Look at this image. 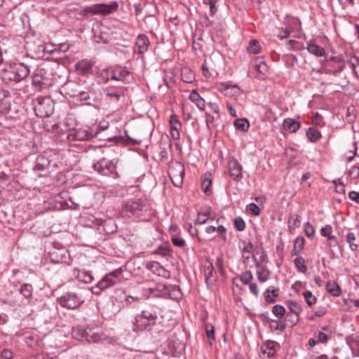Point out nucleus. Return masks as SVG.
I'll use <instances>...</instances> for the list:
<instances>
[{"label":"nucleus","instance_id":"45","mask_svg":"<svg viewBox=\"0 0 359 359\" xmlns=\"http://www.w3.org/2000/svg\"><path fill=\"white\" fill-rule=\"evenodd\" d=\"M246 210L249 213L254 216H258L261 212L260 208L254 203H250L247 205Z\"/></svg>","mask_w":359,"mask_h":359},{"label":"nucleus","instance_id":"47","mask_svg":"<svg viewBox=\"0 0 359 359\" xmlns=\"http://www.w3.org/2000/svg\"><path fill=\"white\" fill-rule=\"evenodd\" d=\"M304 230L306 236L312 239L315 234V229L310 222H307L304 224Z\"/></svg>","mask_w":359,"mask_h":359},{"label":"nucleus","instance_id":"9","mask_svg":"<svg viewBox=\"0 0 359 359\" xmlns=\"http://www.w3.org/2000/svg\"><path fill=\"white\" fill-rule=\"evenodd\" d=\"M93 167L95 170L104 176L113 175L116 172V162L105 158L96 161Z\"/></svg>","mask_w":359,"mask_h":359},{"label":"nucleus","instance_id":"4","mask_svg":"<svg viewBox=\"0 0 359 359\" xmlns=\"http://www.w3.org/2000/svg\"><path fill=\"white\" fill-rule=\"evenodd\" d=\"M35 114L40 118L50 116L54 111L53 101L50 97H39L33 101Z\"/></svg>","mask_w":359,"mask_h":359},{"label":"nucleus","instance_id":"31","mask_svg":"<svg viewBox=\"0 0 359 359\" xmlns=\"http://www.w3.org/2000/svg\"><path fill=\"white\" fill-rule=\"evenodd\" d=\"M306 136L309 138V141L311 142H317L322 137L320 132L313 128H309L306 130Z\"/></svg>","mask_w":359,"mask_h":359},{"label":"nucleus","instance_id":"37","mask_svg":"<svg viewBox=\"0 0 359 359\" xmlns=\"http://www.w3.org/2000/svg\"><path fill=\"white\" fill-rule=\"evenodd\" d=\"M181 127L182 123L178 120L177 116L175 114L171 115L170 118V130H180Z\"/></svg>","mask_w":359,"mask_h":359},{"label":"nucleus","instance_id":"18","mask_svg":"<svg viewBox=\"0 0 359 359\" xmlns=\"http://www.w3.org/2000/svg\"><path fill=\"white\" fill-rule=\"evenodd\" d=\"M256 71V78L259 80H264L269 73V67L265 62L262 60H257L255 65Z\"/></svg>","mask_w":359,"mask_h":359},{"label":"nucleus","instance_id":"19","mask_svg":"<svg viewBox=\"0 0 359 359\" xmlns=\"http://www.w3.org/2000/svg\"><path fill=\"white\" fill-rule=\"evenodd\" d=\"M93 62L87 60L79 61L75 65L76 70L81 75H86L91 72L93 67Z\"/></svg>","mask_w":359,"mask_h":359},{"label":"nucleus","instance_id":"36","mask_svg":"<svg viewBox=\"0 0 359 359\" xmlns=\"http://www.w3.org/2000/svg\"><path fill=\"white\" fill-rule=\"evenodd\" d=\"M356 238L355 233L353 232H348L346 236V241L349 245V248L352 251H356L358 249V245L355 243Z\"/></svg>","mask_w":359,"mask_h":359},{"label":"nucleus","instance_id":"61","mask_svg":"<svg viewBox=\"0 0 359 359\" xmlns=\"http://www.w3.org/2000/svg\"><path fill=\"white\" fill-rule=\"evenodd\" d=\"M219 86L221 87V89L224 90H226L229 89L230 88H236V89L239 90L238 85H236V84L231 85L229 82H222V83H220Z\"/></svg>","mask_w":359,"mask_h":359},{"label":"nucleus","instance_id":"23","mask_svg":"<svg viewBox=\"0 0 359 359\" xmlns=\"http://www.w3.org/2000/svg\"><path fill=\"white\" fill-rule=\"evenodd\" d=\"M287 305L290 312L296 315V318L294 320H293V325H294L299 321V315L302 311V307L299 304L293 300L287 301Z\"/></svg>","mask_w":359,"mask_h":359},{"label":"nucleus","instance_id":"39","mask_svg":"<svg viewBox=\"0 0 359 359\" xmlns=\"http://www.w3.org/2000/svg\"><path fill=\"white\" fill-rule=\"evenodd\" d=\"M113 69L112 67L103 69L100 73V76L104 83H107L109 81H114L112 77Z\"/></svg>","mask_w":359,"mask_h":359},{"label":"nucleus","instance_id":"64","mask_svg":"<svg viewBox=\"0 0 359 359\" xmlns=\"http://www.w3.org/2000/svg\"><path fill=\"white\" fill-rule=\"evenodd\" d=\"M349 198L354 201H356L359 203V192L351 191L348 194Z\"/></svg>","mask_w":359,"mask_h":359},{"label":"nucleus","instance_id":"26","mask_svg":"<svg viewBox=\"0 0 359 359\" xmlns=\"http://www.w3.org/2000/svg\"><path fill=\"white\" fill-rule=\"evenodd\" d=\"M151 325H153L152 322L145 320L141 316H137L135 318V327L134 328V331L139 332L146 330L148 327H150Z\"/></svg>","mask_w":359,"mask_h":359},{"label":"nucleus","instance_id":"50","mask_svg":"<svg viewBox=\"0 0 359 359\" xmlns=\"http://www.w3.org/2000/svg\"><path fill=\"white\" fill-rule=\"evenodd\" d=\"M234 226L238 231H243L246 225L245 221L241 217H238L234 219Z\"/></svg>","mask_w":359,"mask_h":359},{"label":"nucleus","instance_id":"2","mask_svg":"<svg viewBox=\"0 0 359 359\" xmlns=\"http://www.w3.org/2000/svg\"><path fill=\"white\" fill-rule=\"evenodd\" d=\"M142 292H144V294H154V296H161L174 300H179L182 297V293L177 286L163 283H158L155 287H144Z\"/></svg>","mask_w":359,"mask_h":359},{"label":"nucleus","instance_id":"49","mask_svg":"<svg viewBox=\"0 0 359 359\" xmlns=\"http://www.w3.org/2000/svg\"><path fill=\"white\" fill-rule=\"evenodd\" d=\"M243 243L245 244V245L243 248V255L246 259H248L252 252L253 245L251 242H248V243L243 242Z\"/></svg>","mask_w":359,"mask_h":359},{"label":"nucleus","instance_id":"20","mask_svg":"<svg viewBox=\"0 0 359 359\" xmlns=\"http://www.w3.org/2000/svg\"><path fill=\"white\" fill-rule=\"evenodd\" d=\"M74 274L80 282L90 283L93 280L91 272L88 271L74 269Z\"/></svg>","mask_w":359,"mask_h":359},{"label":"nucleus","instance_id":"38","mask_svg":"<svg viewBox=\"0 0 359 359\" xmlns=\"http://www.w3.org/2000/svg\"><path fill=\"white\" fill-rule=\"evenodd\" d=\"M235 127L241 130V131H247L249 128L250 124L247 119H237L234 122Z\"/></svg>","mask_w":359,"mask_h":359},{"label":"nucleus","instance_id":"41","mask_svg":"<svg viewBox=\"0 0 359 359\" xmlns=\"http://www.w3.org/2000/svg\"><path fill=\"white\" fill-rule=\"evenodd\" d=\"M252 278L253 276L250 271H245L240 275V280L244 285L250 284Z\"/></svg>","mask_w":359,"mask_h":359},{"label":"nucleus","instance_id":"34","mask_svg":"<svg viewBox=\"0 0 359 359\" xmlns=\"http://www.w3.org/2000/svg\"><path fill=\"white\" fill-rule=\"evenodd\" d=\"M300 217L298 215H291L288 219L290 230H294L300 225Z\"/></svg>","mask_w":359,"mask_h":359},{"label":"nucleus","instance_id":"25","mask_svg":"<svg viewBox=\"0 0 359 359\" xmlns=\"http://www.w3.org/2000/svg\"><path fill=\"white\" fill-rule=\"evenodd\" d=\"M305 239L304 237H297L293 245V250L291 252L292 256H297L302 253L304 247Z\"/></svg>","mask_w":359,"mask_h":359},{"label":"nucleus","instance_id":"52","mask_svg":"<svg viewBox=\"0 0 359 359\" xmlns=\"http://www.w3.org/2000/svg\"><path fill=\"white\" fill-rule=\"evenodd\" d=\"M212 266L208 268L205 271V281L208 287L212 285L213 283V279L212 278Z\"/></svg>","mask_w":359,"mask_h":359},{"label":"nucleus","instance_id":"16","mask_svg":"<svg viewBox=\"0 0 359 359\" xmlns=\"http://www.w3.org/2000/svg\"><path fill=\"white\" fill-rule=\"evenodd\" d=\"M114 81L129 82L132 76L129 71L125 67H112Z\"/></svg>","mask_w":359,"mask_h":359},{"label":"nucleus","instance_id":"8","mask_svg":"<svg viewBox=\"0 0 359 359\" xmlns=\"http://www.w3.org/2000/svg\"><path fill=\"white\" fill-rule=\"evenodd\" d=\"M118 4L116 1H113L110 4H94L86 7L83 9V13L91 14L108 15L116 11L118 8Z\"/></svg>","mask_w":359,"mask_h":359},{"label":"nucleus","instance_id":"60","mask_svg":"<svg viewBox=\"0 0 359 359\" xmlns=\"http://www.w3.org/2000/svg\"><path fill=\"white\" fill-rule=\"evenodd\" d=\"M13 353L8 349H4L1 353V359H12Z\"/></svg>","mask_w":359,"mask_h":359},{"label":"nucleus","instance_id":"35","mask_svg":"<svg viewBox=\"0 0 359 359\" xmlns=\"http://www.w3.org/2000/svg\"><path fill=\"white\" fill-rule=\"evenodd\" d=\"M33 287L31 284L25 283L23 284L20 290V292L25 298L29 299L32 297Z\"/></svg>","mask_w":359,"mask_h":359},{"label":"nucleus","instance_id":"30","mask_svg":"<svg viewBox=\"0 0 359 359\" xmlns=\"http://www.w3.org/2000/svg\"><path fill=\"white\" fill-rule=\"evenodd\" d=\"M285 320L278 318V320H271L269 327L273 331L283 332L286 328Z\"/></svg>","mask_w":359,"mask_h":359},{"label":"nucleus","instance_id":"62","mask_svg":"<svg viewBox=\"0 0 359 359\" xmlns=\"http://www.w3.org/2000/svg\"><path fill=\"white\" fill-rule=\"evenodd\" d=\"M248 285H249V288H250V292L256 297H257L259 296V289H258V287H257V284L254 283H250Z\"/></svg>","mask_w":359,"mask_h":359},{"label":"nucleus","instance_id":"15","mask_svg":"<svg viewBox=\"0 0 359 359\" xmlns=\"http://www.w3.org/2000/svg\"><path fill=\"white\" fill-rule=\"evenodd\" d=\"M229 174L233 180H239L243 177L242 166L234 158H231L228 162Z\"/></svg>","mask_w":359,"mask_h":359},{"label":"nucleus","instance_id":"32","mask_svg":"<svg viewBox=\"0 0 359 359\" xmlns=\"http://www.w3.org/2000/svg\"><path fill=\"white\" fill-rule=\"evenodd\" d=\"M294 264L299 272L303 273H306L307 267L305 264V259L302 257L297 255L294 260Z\"/></svg>","mask_w":359,"mask_h":359},{"label":"nucleus","instance_id":"12","mask_svg":"<svg viewBox=\"0 0 359 359\" xmlns=\"http://www.w3.org/2000/svg\"><path fill=\"white\" fill-rule=\"evenodd\" d=\"M123 208L126 212H130L133 215H140L144 210H147V205L140 198L131 199L126 202Z\"/></svg>","mask_w":359,"mask_h":359},{"label":"nucleus","instance_id":"24","mask_svg":"<svg viewBox=\"0 0 359 359\" xmlns=\"http://www.w3.org/2000/svg\"><path fill=\"white\" fill-rule=\"evenodd\" d=\"M212 175L210 172H205L203 176L201 188L204 193L209 196L211 194Z\"/></svg>","mask_w":359,"mask_h":359},{"label":"nucleus","instance_id":"63","mask_svg":"<svg viewBox=\"0 0 359 359\" xmlns=\"http://www.w3.org/2000/svg\"><path fill=\"white\" fill-rule=\"evenodd\" d=\"M327 309L325 306H320L315 311V316L318 317H322L327 313Z\"/></svg>","mask_w":359,"mask_h":359},{"label":"nucleus","instance_id":"28","mask_svg":"<svg viewBox=\"0 0 359 359\" xmlns=\"http://www.w3.org/2000/svg\"><path fill=\"white\" fill-rule=\"evenodd\" d=\"M283 127L285 130L290 133H295L300 128V123L292 118H288L284 120Z\"/></svg>","mask_w":359,"mask_h":359},{"label":"nucleus","instance_id":"55","mask_svg":"<svg viewBox=\"0 0 359 359\" xmlns=\"http://www.w3.org/2000/svg\"><path fill=\"white\" fill-rule=\"evenodd\" d=\"M348 175L353 180L357 179L359 177V167L356 165L352 166L349 170Z\"/></svg>","mask_w":359,"mask_h":359},{"label":"nucleus","instance_id":"54","mask_svg":"<svg viewBox=\"0 0 359 359\" xmlns=\"http://www.w3.org/2000/svg\"><path fill=\"white\" fill-rule=\"evenodd\" d=\"M182 76L183 81L186 83H191L192 79H194L193 74L188 69H184L182 72Z\"/></svg>","mask_w":359,"mask_h":359},{"label":"nucleus","instance_id":"40","mask_svg":"<svg viewBox=\"0 0 359 359\" xmlns=\"http://www.w3.org/2000/svg\"><path fill=\"white\" fill-rule=\"evenodd\" d=\"M302 295L309 306H311L316 303L317 299L311 291L306 290L303 292Z\"/></svg>","mask_w":359,"mask_h":359},{"label":"nucleus","instance_id":"29","mask_svg":"<svg viewBox=\"0 0 359 359\" xmlns=\"http://www.w3.org/2000/svg\"><path fill=\"white\" fill-rule=\"evenodd\" d=\"M325 287L327 291L332 296L339 297L341 293V287L334 281H328Z\"/></svg>","mask_w":359,"mask_h":359},{"label":"nucleus","instance_id":"11","mask_svg":"<svg viewBox=\"0 0 359 359\" xmlns=\"http://www.w3.org/2000/svg\"><path fill=\"white\" fill-rule=\"evenodd\" d=\"M59 302L60 305L63 307L69 309H75L78 308L84 300L74 293H67L62 296L59 299Z\"/></svg>","mask_w":359,"mask_h":359},{"label":"nucleus","instance_id":"7","mask_svg":"<svg viewBox=\"0 0 359 359\" xmlns=\"http://www.w3.org/2000/svg\"><path fill=\"white\" fill-rule=\"evenodd\" d=\"M168 175L173 184L180 187L182 184L184 175V165L178 161L172 163L169 166Z\"/></svg>","mask_w":359,"mask_h":359},{"label":"nucleus","instance_id":"3","mask_svg":"<svg viewBox=\"0 0 359 359\" xmlns=\"http://www.w3.org/2000/svg\"><path fill=\"white\" fill-rule=\"evenodd\" d=\"M29 68L23 63H20L4 69L1 72V78L5 82L15 81L16 83L26 79L29 74Z\"/></svg>","mask_w":359,"mask_h":359},{"label":"nucleus","instance_id":"56","mask_svg":"<svg viewBox=\"0 0 359 359\" xmlns=\"http://www.w3.org/2000/svg\"><path fill=\"white\" fill-rule=\"evenodd\" d=\"M215 231H217V234L222 238L224 241H226V229L224 226L219 225L216 227Z\"/></svg>","mask_w":359,"mask_h":359},{"label":"nucleus","instance_id":"58","mask_svg":"<svg viewBox=\"0 0 359 359\" xmlns=\"http://www.w3.org/2000/svg\"><path fill=\"white\" fill-rule=\"evenodd\" d=\"M171 252L172 250L168 245L161 246L157 252L158 254H161L163 256L169 255Z\"/></svg>","mask_w":359,"mask_h":359},{"label":"nucleus","instance_id":"33","mask_svg":"<svg viewBox=\"0 0 359 359\" xmlns=\"http://www.w3.org/2000/svg\"><path fill=\"white\" fill-rule=\"evenodd\" d=\"M261 49V46L259 42L256 39H251L249 41L248 46L247 48V50L250 53L257 54L259 53Z\"/></svg>","mask_w":359,"mask_h":359},{"label":"nucleus","instance_id":"43","mask_svg":"<svg viewBox=\"0 0 359 359\" xmlns=\"http://www.w3.org/2000/svg\"><path fill=\"white\" fill-rule=\"evenodd\" d=\"M272 313L274 316H276L278 318L283 319V317L285 313V309L284 308V306H283L281 305L276 304L273 306Z\"/></svg>","mask_w":359,"mask_h":359},{"label":"nucleus","instance_id":"51","mask_svg":"<svg viewBox=\"0 0 359 359\" xmlns=\"http://www.w3.org/2000/svg\"><path fill=\"white\" fill-rule=\"evenodd\" d=\"M332 231V226L330 225H326L320 229V234L324 237H327L329 240H332L334 238V236H331Z\"/></svg>","mask_w":359,"mask_h":359},{"label":"nucleus","instance_id":"44","mask_svg":"<svg viewBox=\"0 0 359 359\" xmlns=\"http://www.w3.org/2000/svg\"><path fill=\"white\" fill-rule=\"evenodd\" d=\"M210 217V212L208 210L205 212H200L198 213V217L196 219V222L198 224H205L208 222Z\"/></svg>","mask_w":359,"mask_h":359},{"label":"nucleus","instance_id":"59","mask_svg":"<svg viewBox=\"0 0 359 359\" xmlns=\"http://www.w3.org/2000/svg\"><path fill=\"white\" fill-rule=\"evenodd\" d=\"M317 341L318 343H326L328 340V337L323 332H319L317 335Z\"/></svg>","mask_w":359,"mask_h":359},{"label":"nucleus","instance_id":"53","mask_svg":"<svg viewBox=\"0 0 359 359\" xmlns=\"http://www.w3.org/2000/svg\"><path fill=\"white\" fill-rule=\"evenodd\" d=\"M171 241L172 244L177 247L182 248L185 245V241L177 236H172Z\"/></svg>","mask_w":359,"mask_h":359},{"label":"nucleus","instance_id":"14","mask_svg":"<svg viewBox=\"0 0 359 359\" xmlns=\"http://www.w3.org/2000/svg\"><path fill=\"white\" fill-rule=\"evenodd\" d=\"M53 158H55V155H47L46 154L39 155L36 161V169L43 170L51 167H56L57 164L55 163H53Z\"/></svg>","mask_w":359,"mask_h":359},{"label":"nucleus","instance_id":"48","mask_svg":"<svg viewBox=\"0 0 359 359\" xmlns=\"http://www.w3.org/2000/svg\"><path fill=\"white\" fill-rule=\"evenodd\" d=\"M218 1L219 0H203V4L209 6L211 15H214L217 13V8L216 7V4Z\"/></svg>","mask_w":359,"mask_h":359},{"label":"nucleus","instance_id":"42","mask_svg":"<svg viewBox=\"0 0 359 359\" xmlns=\"http://www.w3.org/2000/svg\"><path fill=\"white\" fill-rule=\"evenodd\" d=\"M139 316L145 320L152 322V324L155 323L157 318L156 315L149 310H144Z\"/></svg>","mask_w":359,"mask_h":359},{"label":"nucleus","instance_id":"10","mask_svg":"<svg viewBox=\"0 0 359 359\" xmlns=\"http://www.w3.org/2000/svg\"><path fill=\"white\" fill-rule=\"evenodd\" d=\"M256 255H259L258 259L256 256H253L255 262V266L258 269L256 273L257 280L261 283H265L269 278L270 271L266 266H262L261 265L266 261L267 256L264 252H262L261 253L257 252Z\"/></svg>","mask_w":359,"mask_h":359},{"label":"nucleus","instance_id":"1","mask_svg":"<svg viewBox=\"0 0 359 359\" xmlns=\"http://www.w3.org/2000/svg\"><path fill=\"white\" fill-rule=\"evenodd\" d=\"M53 77L52 69L49 65H40L32 76V86L36 91L48 88Z\"/></svg>","mask_w":359,"mask_h":359},{"label":"nucleus","instance_id":"6","mask_svg":"<svg viewBox=\"0 0 359 359\" xmlns=\"http://www.w3.org/2000/svg\"><path fill=\"white\" fill-rule=\"evenodd\" d=\"M123 272L121 268H118L106 274L101 280L98 282L94 289L104 290L109 287L114 286L120 281V276Z\"/></svg>","mask_w":359,"mask_h":359},{"label":"nucleus","instance_id":"46","mask_svg":"<svg viewBox=\"0 0 359 359\" xmlns=\"http://www.w3.org/2000/svg\"><path fill=\"white\" fill-rule=\"evenodd\" d=\"M205 329L207 337L209 339V342L210 344H212V341H215L214 327L211 324H206Z\"/></svg>","mask_w":359,"mask_h":359},{"label":"nucleus","instance_id":"21","mask_svg":"<svg viewBox=\"0 0 359 359\" xmlns=\"http://www.w3.org/2000/svg\"><path fill=\"white\" fill-rule=\"evenodd\" d=\"M190 100L194 102L200 110H204L205 107V101L198 93L196 90H193L189 94Z\"/></svg>","mask_w":359,"mask_h":359},{"label":"nucleus","instance_id":"27","mask_svg":"<svg viewBox=\"0 0 359 359\" xmlns=\"http://www.w3.org/2000/svg\"><path fill=\"white\" fill-rule=\"evenodd\" d=\"M306 49L311 54L317 57H323L326 54L323 48L313 43H308Z\"/></svg>","mask_w":359,"mask_h":359},{"label":"nucleus","instance_id":"22","mask_svg":"<svg viewBox=\"0 0 359 359\" xmlns=\"http://www.w3.org/2000/svg\"><path fill=\"white\" fill-rule=\"evenodd\" d=\"M279 294V290L273 286L268 287L264 292V299L268 303H273Z\"/></svg>","mask_w":359,"mask_h":359},{"label":"nucleus","instance_id":"17","mask_svg":"<svg viewBox=\"0 0 359 359\" xmlns=\"http://www.w3.org/2000/svg\"><path fill=\"white\" fill-rule=\"evenodd\" d=\"M150 44L148 37L144 34H140L135 41V50L138 54H142L147 51Z\"/></svg>","mask_w":359,"mask_h":359},{"label":"nucleus","instance_id":"5","mask_svg":"<svg viewBox=\"0 0 359 359\" xmlns=\"http://www.w3.org/2000/svg\"><path fill=\"white\" fill-rule=\"evenodd\" d=\"M72 337L79 341L88 342H97L101 339L100 334L95 328H84L81 326L74 327L72 332Z\"/></svg>","mask_w":359,"mask_h":359},{"label":"nucleus","instance_id":"57","mask_svg":"<svg viewBox=\"0 0 359 359\" xmlns=\"http://www.w3.org/2000/svg\"><path fill=\"white\" fill-rule=\"evenodd\" d=\"M123 94L121 91H115L111 93H107L106 96L111 100L118 101L119 98L123 96Z\"/></svg>","mask_w":359,"mask_h":359},{"label":"nucleus","instance_id":"13","mask_svg":"<svg viewBox=\"0 0 359 359\" xmlns=\"http://www.w3.org/2000/svg\"><path fill=\"white\" fill-rule=\"evenodd\" d=\"M97 135V131L93 132L92 130L87 129H77L71 132L67 135V139L69 141H86L89 140Z\"/></svg>","mask_w":359,"mask_h":359}]
</instances>
